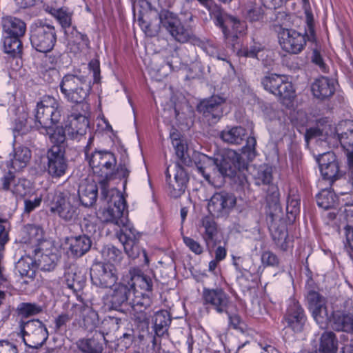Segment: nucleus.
<instances>
[{
    "instance_id": "nucleus-7",
    "label": "nucleus",
    "mask_w": 353,
    "mask_h": 353,
    "mask_svg": "<svg viewBox=\"0 0 353 353\" xmlns=\"http://www.w3.org/2000/svg\"><path fill=\"white\" fill-rule=\"evenodd\" d=\"M123 281L129 285L134 296L130 302L132 307L143 306L148 303V298L144 296V292H139L137 288L144 292L152 291V281L150 276L143 274L138 268H132L128 273L123 274Z\"/></svg>"
},
{
    "instance_id": "nucleus-5",
    "label": "nucleus",
    "mask_w": 353,
    "mask_h": 353,
    "mask_svg": "<svg viewBox=\"0 0 353 353\" xmlns=\"http://www.w3.org/2000/svg\"><path fill=\"white\" fill-rule=\"evenodd\" d=\"M60 91L64 99L72 103H88L85 102L91 91V85L87 78L76 73L65 74L59 83Z\"/></svg>"
},
{
    "instance_id": "nucleus-32",
    "label": "nucleus",
    "mask_w": 353,
    "mask_h": 353,
    "mask_svg": "<svg viewBox=\"0 0 353 353\" xmlns=\"http://www.w3.org/2000/svg\"><path fill=\"white\" fill-rule=\"evenodd\" d=\"M10 157V167L15 171H19L28 165L31 158V151L27 147L19 146L14 148Z\"/></svg>"
},
{
    "instance_id": "nucleus-30",
    "label": "nucleus",
    "mask_w": 353,
    "mask_h": 353,
    "mask_svg": "<svg viewBox=\"0 0 353 353\" xmlns=\"http://www.w3.org/2000/svg\"><path fill=\"white\" fill-rule=\"evenodd\" d=\"M328 325L337 330L353 334V315L350 314L333 313L330 316Z\"/></svg>"
},
{
    "instance_id": "nucleus-11",
    "label": "nucleus",
    "mask_w": 353,
    "mask_h": 353,
    "mask_svg": "<svg viewBox=\"0 0 353 353\" xmlns=\"http://www.w3.org/2000/svg\"><path fill=\"white\" fill-rule=\"evenodd\" d=\"M77 203L75 196L59 192L54 196L50 211L65 221H74L79 215Z\"/></svg>"
},
{
    "instance_id": "nucleus-9",
    "label": "nucleus",
    "mask_w": 353,
    "mask_h": 353,
    "mask_svg": "<svg viewBox=\"0 0 353 353\" xmlns=\"http://www.w3.org/2000/svg\"><path fill=\"white\" fill-rule=\"evenodd\" d=\"M57 41L54 28L49 24L36 23L31 27L30 42L38 52H50Z\"/></svg>"
},
{
    "instance_id": "nucleus-36",
    "label": "nucleus",
    "mask_w": 353,
    "mask_h": 353,
    "mask_svg": "<svg viewBox=\"0 0 353 353\" xmlns=\"http://www.w3.org/2000/svg\"><path fill=\"white\" fill-rule=\"evenodd\" d=\"M220 136L224 142L240 145L245 139L246 131L241 126L227 127L221 132Z\"/></svg>"
},
{
    "instance_id": "nucleus-20",
    "label": "nucleus",
    "mask_w": 353,
    "mask_h": 353,
    "mask_svg": "<svg viewBox=\"0 0 353 353\" xmlns=\"http://www.w3.org/2000/svg\"><path fill=\"white\" fill-rule=\"evenodd\" d=\"M202 300L204 305L212 306L219 314L227 312L230 304L229 296L221 288H204L202 292Z\"/></svg>"
},
{
    "instance_id": "nucleus-19",
    "label": "nucleus",
    "mask_w": 353,
    "mask_h": 353,
    "mask_svg": "<svg viewBox=\"0 0 353 353\" xmlns=\"http://www.w3.org/2000/svg\"><path fill=\"white\" fill-rule=\"evenodd\" d=\"M65 151L61 146L52 145L48 151V172L52 177H61L65 174L68 164L64 157Z\"/></svg>"
},
{
    "instance_id": "nucleus-46",
    "label": "nucleus",
    "mask_w": 353,
    "mask_h": 353,
    "mask_svg": "<svg viewBox=\"0 0 353 353\" xmlns=\"http://www.w3.org/2000/svg\"><path fill=\"white\" fill-rule=\"evenodd\" d=\"M170 137L176 156L181 159H185L188 147L185 141L181 137L180 134L174 130L170 132Z\"/></svg>"
},
{
    "instance_id": "nucleus-47",
    "label": "nucleus",
    "mask_w": 353,
    "mask_h": 353,
    "mask_svg": "<svg viewBox=\"0 0 353 353\" xmlns=\"http://www.w3.org/2000/svg\"><path fill=\"white\" fill-rule=\"evenodd\" d=\"M256 184H270L272 179V168L268 165H260L253 174Z\"/></svg>"
},
{
    "instance_id": "nucleus-14",
    "label": "nucleus",
    "mask_w": 353,
    "mask_h": 353,
    "mask_svg": "<svg viewBox=\"0 0 353 353\" xmlns=\"http://www.w3.org/2000/svg\"><path fill=\"white\" fill-rule=\"evenodd\" d=\"M306 298L309 310L316 323L321 328L327 327L330 321V315L324 297L315 291H310Z\"/></svg>"
},
{
    "instance_id": "nucleus-52",
    "label": "nucleus",
    "mask_w": 353,
    "mask_h": 353,
    "mask_svg": "<svg viewBox=\"0 0 353 353\" xmlns=\"http://www.w3.org/2000/svg\"><path fill=\"white\" fill-rule=\"evenodd\" d=\"M19 314L23 317L36 315L41 312L42 307L35 303H21L18 305Z\"/></svg>"
},
{
    "instance_id": "nucleus-41",
    "label": "nucleus",
    "mask_w": 353,
    "mask_h": 353,
    "mask_svg": "<svg viewBox=\"0 0 353 353\" xmlns=\"http://www.w3.org/2000/svg\"><path fill=\"white\" fill-rule=\"evenodd\" d=\"M272 236L276 246L281 250L285 251L292 247V243L288 238V231L285 227L272 230Z\"/></svg>"
},
{
    "instance_id": "nucleus-53",
    "label": "nucleus",
    "mask_w": 353,
    "mask_h": 353,
    "mask_svg": "<svg viewBox=\"0 0 353 353\" xmlns=\"http://www.w3.org/2000/svg\"><path fill=\"white\" fill-rule=\"evenodd\" d=\"M301 200L299 195L295 194H290L287 200V212L296 217L300 212Z\"/></svg>"
},
{
    "instance_id": "nucleus-25",
    "label": "nucleus",
    "mask_w": 353,
    "mask_h": 353,
    "mask_svg": "<svg viewBox=\"0 0 353 353\" xmlns=\"http://www.w3.org/2000/svg\"><path fill=\"white\" fill-rule=\"evenodd\" d=\"M318 156L316 161L323 178L331 181L336 179L339 173V166L335 154L332 152H325Z\"/></svg>"
},
{
    "instance_id": "nucleus-34",
    "label": "nucleus",
    "mask_w": 353,
    "mask_h": 353,
    "mask_svg": "<svg viewBox=\"0 0 353 353\" xmlns=\"http://www.w3.org/2000/svg\"><path fill=\"white\" fill-rule=\"evenodd\" d=\"M3 28L6 34L21 38L26 32V26L20 19L6 17L3 19Z\"/></svg>"
},
{
    "instance_id": "nucleus-16",
    "label": "nucleus",
    "mask_w": 353,
    "mask_h": 353,
    "mask_svg": "<svg viewBox=\"0 0 353 353\" xmlns=\"http://www.w3.org/2000/svg\"><path fill=\"white\" fill-rule=\"evenodd\" d=\"M215 24L222 29L224 37L228 42H233L238 37L246 33L247 26L245 22L240 21L232 16L223 18L217 17Z\"/></svg>"
},
{
    "instance_id": "nucleus-45",
    "label": "nucleus",
    "mask_w": 353,
    "mask_h": 353,
    "mask_svg": "<svg viewBox=\"0 0 353 353\" xmlns=\"http://www.w3.org/2000/svg\"><path fill=\"white\" fill-rule=\"evenodd\" d=\"M101 256L107 264L117 263L121 261L122 253L121 250L112 245H105L101 250Z\"/></svg>"
},
{
    "instance_id": "nucleus-22",
    "label": "nucleus",
    "mask_w": 353,
    "mask_h": 353,
    "mask_svg": "<svg viewBox=\"0 0 353 353\" xmlns=\"http://www.w3.org/2000/svg\"><path fill=\"white\" fill-rule=\"evenodd\" d=\"M132 294H133L132 291L127 282H124L123 275L121 281L112 286L107 299L112 307L118 310L121 305L132 301L130 299Z\"/></svg>"
},
{
    "instance_id": "nucleus-64",
    "label": "nucleus",
    "mask_w": 353,
    "mask_h": 353,
    "mask_svg": "<svg viewBox=\"0 0 353 353\" xmlns=\"http://www.w3.org/2000/svg\"><path fill=\"white\" fill-rule=\"evenodd\" d=\"M0 353H19L15 343L7 340L0 341Z\"/></svg>"
},
{
    "instance_id": "nucleus-35",
    "label": "nucleus",
    "mask_w": 353,
    "mask_h": 353,
    "mask_svg": "<svg viewBox=\"0 0 353 353\" xmlns=\"http://www.w3.org/2000/svg\"><path fill=\"white\" fill-rule=\"evenodd\" d=\"M152 323L155 334L158 336H164L171 323L170 313L165 310L157 312L152 319Z\"/></svg>"
},
{
    "instance_id": "nucleus-50",
    "label": "nucleus",
    "mask_w": 353,
    "mask_h": 353,
    "mask_svg": "<svg viewBox=\"0 0 353 353\" xmlns=\"http://www.w3.org/2000/svg\"><path fill=\"white\" fill-rule=\"evenodd\" d=\"M341 221L345 222V227L353 228V203H345L339 210H336V217Z\"/></svg>"
},
{
    "instance_id": "nucleus-49",
    "label": "nucleus",
    "mask_w": 353,
    "mask_h": 353,
    "mask_svg": "<svg viewBox=\"0 0 353 353\" xmlns=\"http://www.w3.org/2000/svg\"><path fill=\"white\" fill-rule=\"evenodd\" d=\"M32 190V184L29 180L19 179L13 184L12 193L16 197L22 198L30 194Z\"/></svg>"
},
{
    "instance_id": "nucleus-44",
    "label": "nucleus",
    "mask_w": 353,
    "mask_h": 353,
    "mask_svg": "<svg viewBox=\"0 0 353 353\" xmlns=\"http://www.w3.org/2000/svg\"><path fill=\"white\" fill-rule=\"evenodd\" d=\"M72 34H74V38H69V46L70 50L74 53H77L79 51H82L88 48L89 40L88 37L77 32L74 28H72Z\"/></svg>"
},
{
    "instance_id": "nucleus-6",
    "label": "nucleus",
    "mask_w": 353,
    "mask_h": 353,
    "mask_svg": "<svg viewBox=\"0 0 353 353\" xmlns=\"http://www.w3.org/2000/svg\"><path fill=\"white\" fill-rule=\"evenodd\" d=\"M22 334H18L21 341L30 350L29 353H38V350L48 338L46 325L38 319H33L20 324Z\"/></svg>"
},
{
    "instance_id": "nucleus-51",
    "label": "nucleus",
    "mask_w": 353,
    "mask_h": 353,
    "mask_svg": "<svg viewBox=\"0 0 353 353\" xmlns=\"http://www.w3.org/2000/svg\"><path fill=\"white\" fill-rule=\"evenodd\" d=\"M276 96L280 97L283 101H290L294 97V89L291 82L288 81V78L285 76V80L283 81V83H281L278 92H276ZM285 103V101H283Z\"/></svg>"
},
{
    "instance_id": "nucleus-17",
    "label": "nucleus",
    "mask_w": 353,
    "mask_h": 353,
    "mask_svg": "<svg viewBox=\"0 0 353 353\" xmlns=\"http://www.w3.org/2000/svg\"><path fill=\"white\" fill-rule=\"evenodd\" d=\"M283 321L286 326L294 332H300L303 328L306 317L303 309L294 298H290L288 301Z\"/></svg>"
},
{
    "instance_id": "nucleus-33",
    "label": "nucleus",
    "mask_w": 353,
    "mask_h": 353,
    "mask_svg": "<svg viewBox=\"0 0 353 353\" xmlns=\"http://www.w3.org/2000/svg\"><path fill=\"white\" fill-rule=\"evenodd\" d=\"M69 250L71 254L76 257L85 254L91 247V241L85 235L71 236L68 239Z\"/></svg>"
},
{
    "instance_id": "nucleus-37",
    "label": "nucleus",
    "mask_w": 353,
    "mask_h": 353,
    "mask_svg": "<svg viewBox=\"0 0 353 353\" xmlns=\"http://www.w3.org/2000/svg\"><path fill=\"white\" fill-rule=\"evenodd\" d=\"M338 350V340L332 332H325L322 334L319 346L314 353H336Z\"/></svg>"
},
{
    "instance_id": "nucleus-48",
    "label": "nucleus",
    "mask_w": 353,
    "mask_h": 353,
    "mask_svg": "<svg viewBox=\"0 0 353 353\" xmlns=\"http://www.w3.org/2000/svg\"><path fill=\"white\" fill-rule=\"evenodd\" d=\"M49 12L57 19L62 28L65 29V33L68 34L70 29L71 14L63 8H51Z\"/></svg>"
},
{
    "instance_id": "nucleus-21",
    "label": "nucleus",
    "mask_w": 353,
    "mask_h": 353,
    "mask_svg": "<svg viewBox=\"0 0 353 353\" xmlns=\"http://www.w3.org/2000/svg\"><path fill=\"white\" fill-rule=\"evenodd\" d=\"M225 99L219 96L202 101L198 105V110L203 114L210 123H215L223 115L222 105Z\"/></svg>"
},
{
    "instance_id": "nucleus-18",
    "label": "nucleus",
    "mask_w": 353,
    "mask_h": 353,
    "mask_svg": "<svg viewBox=\"0 0 353 353\" xmlns=\"http://www.w3.org/2000/svg\"><path fill=\"white\" fill-rule=\"evenodd\" d=\"M90 276L93 285L103 288H112L118 279L116 268L111 264L96 265Z\"/></svg>"
},
{
    "instance_id": "nucleus-8",
    "label": "nucleus",
    "mask_w": 353,
    "mask_h": 353,
    "mask_svg": "<svg viewBox=\"0 0 353 353\" xmlns=\"http://www.w3.org/2000/svg\"><path fill=\"white\" fill-rule=\"evenodd\" d=\"M34 116L35 126L41 130L57 124L61 118L58 102L52 97L44 96L37 103Z\"/></svg>"
},
{
    "instance_id": "nucleus-23",
    "label": "nucleus",
    "mask_w": 353,
    "mask_h": 353,
    "mask_svg": "<svg viewBox=\"0 0 353 353\" xmlns=\"http://www.w3.org/2000/svg\"><path fill=\"white\" fill-rule=\"evenodd\" d=\"M21 242L29 246L32 250L39 249L44 247L51 246V243L48 241L43 240V229L35 225H27L24 226L22 230Z\"/></svg>"
},
{
    "instance_id": "nucleus-38",
    "label": "nucleus",
    "mask_w": 353,
    "mask_h": 353,
    "mask_svg": "<svg viewBox=\"0 0 353 353\" xmlns=\"http://www.w3.org/2000/svg\"><path fill=\"white\" fill-rule=\"evenodd\" d=\"M67 287L74 292L81 290L85 283V278L81 272L73 269L68 270L64 275Z\"/></svg>"
},
{
    "instance_id": "nucleus-55",
    "label": "nucleus",
    "mask_w": 353,
    "mask_h": 353,
    "mask_svg": "<svg viewBox=\"0 0 353 353\" xmlns=\"http://www.w3.org/2000/svg\"><path fill=\"white\" fill-rule=\"evenodd\" d=\"M33 262L34 259H32L30 257L21 258L17 263L16 269L22 276H29V273L33 267Z\"/></svg>"
},
{
    "instance_id": "nucleus-56",
    "label": "nucleus",
    "mask_w": 353,
    "mask_h": 353,
    "mask_svg": "<svg viewBox=\"0 0 353 353\" xmlns=\"http://www.w3.org/2000/svg\"><path fill=\"white\" fill-rule=\"evenodd\" d=\"M162 117L165 120H167L168 122L170 123H172L174 119L176 121H180L182 119L176 108L172 107V105H168V107L167 105H165L163 107Z\"/></svg>"
},
{
    "instance_id": "nucleus-27",
    "label": "nucleus",
    "mask_w": 353,
    "mask_h": 353,
    "mask_svg": "<svg viewBox=\"0 0 353 353\" xmlns=\"http://www.w3.org/2000/svg\"><path fill=\"white\" fill-rule=\"evenodd\" d=\"M336 201L337 196L330 188L323 189L316 195L317 205L325 210H331L326 214L330 220L336 219V210L334 208Z\"/></svg>"
},
{
    "instance_id": "nucleus-63",
    "label": "nucleus",
    "mask_w": 353,
    "mask_h": 353,
    "mask_svg": "<svg viewBox=\"0 0 353 353\" xmlns=\"http://www.w3.org/2000/svg\"><path fill=\"white\" fill-rule=\"evenodd\" d=\"M257 344L261 349L260 353H280L270 341L260 340Z\"/></svg>"
},
{
    "instance_id": "nucleus-61",
    "label": "nucleus",
    "mask_w": 353,
    "mask_h": 353,
    "mask_svg": "<svg viewBox=\"0 0 353 353\" xmlns=\"http://www.w3.org/2000/svg\"><path fill=\"white\" fill-rule=\"evenodd\" d=\"M264 11L262 7L259 6H253L247 11V19L250 21H260L263 17Z\"/></svg>"
},
{
    "instance_id": "nucleus-31",
    "label": "nucleus",
    "mask_w": 353,
    "mask_h": 353,
    "mask_svg": "<svg viewBox=\"0 0 353 353\" xmlns=\"http://www.w3.org/2000/svg\"><path fill=\"white\" fill-rule=\"evenodd\" d=\"M98 187L95 181H88L79 185L78 194L81 203L85 206L92 205L97 198Z\"/></svg>"
},
{
    "instance_id": "nucleus-2",
    "label": "nucleus",
    "mask_w": 353,
    "mask_h": 353,
    "mask_svg": "<svg viewBox=\"0 0 353 353\" xmlns=\"http://www.w3.org/2000/svg\"><path fill=\"white\" fill-rule=\"evenodd\" d=\"M305 141L318 138L321 144L336 145L339 143L347 152L350 179L353 186V121L344 120L332 126L327 119L318 121L317 127L310 128L305 133Z\"/></svg>"
},
{
    "instance_id": "nucleus-10",
    "label": "nucleus",
    "mask_w": 353,
    "mask_h": 353,
    "mask_svg": "<svg viewBox=\"0 0 353 353\" xmlns=\"http://www.w3.org/2000/svg\"><path fill=\"white\" fill-rule=\"evenodd\" d=\"M161 28L165 29L176 41L186 43L192 37V32L185 28L178 16L168 10L159 13Z\"/></svg>"
},
{
    "instance_id": "nucleus-43",
    "label": "nucleus",
    "mask_w": 353,
    "mask_h": 353,
    "mask_svg": "<svg viewBox=\"0 0 353 353\" xmlns=\"http://www.w3.org/2000/svg\"><path fill=\"white\" fill-rule=\"evenodd\" d=\"M201 228L204 229L202 236L206 243L213 241L217 234V225L215 221L212 218L205 216L201 221Z\"/></svg>"
},
{
    "instance_id": "nucleus-54",
    "label": "nucleus",
    "mask_w": 353,
    "mask_h": 353,
    "mask_svg": "<svg viewBox=\"0 0 353 353\" xmlns=\"http://www.w3.org/2000/svg\"><path fill=\"white\" fill-rule=\"evenodd\" d=\"M100 322L98 314L94 310L89 311L83 318V325L88 331H92L98 327Z\"/></svg>"
},
{
    "instance_id": "nucleus-62",
    "label": "nucleus",
    "mask_w": 353,
    "mask_h": 353,
    "mask_svg": "<svg viewBox=\"0 0 353 353\" xmlns=\"http://www.w3.org/2000/svg\"><path fill=\"white\" fill-rule=\"evenodd\" d=\"M183 241L185 245L195 254H201L203 252V248L201 245L193 239L183 236Z\"/></svg>"
},
{
    "instance_id": "nucleus-3",
    "label": "nucleus",
    "mask_w": 353,
    "mask_h": 353,
    "mask_svg": "<svg viewBox=\"0 0 353 353\" xmlns=\"http://www.w3.org/2000/svg\"><path fill=\"white\" fill-rule=\"evenodd\" d=\"M195 163L198 173L209 183H211L210 170L216 171L223 176L232 178L244 166L241 155L233 150H225L215 159L204 154H198Z\"/></svg>"
},
{
    "instance_id": "nucleus-40",
    "label": "nucleus",
    "mask_w": 353,
    "mask_h": 353,
    "mask_svg": "<svg viewBox=\"0 0 353 353\" xmlns=\"http://www.w3.org/2000/svg\"><path fill=\"white\" fill-rule=\"evenodd\" d=\"M3 50L6 54L13 57L19 55L22 50L20 38L6 34L3 39Z\"/></svg>"
},
{
    "instance_id": "nucleus-57",
    "label": "nucleus",
    "mask_w": 353,
    "mask_h": 353,
    "mask_svg": "<svg viewBox=\"0 0 353 353\" xmlns=\"http://www.w3.org/2000/svg\"><path fill=\"white\" fill-rule=\"evenodd\" d=\"M261 261L264 266L276 267L279 264V259L277 256L268 250L262 252Z\"/></svg>"
},
{
    "instance_id": "nucleus-39",
    "label": "nucleus",
    "mask_w": 353,
    "mask_h": 353,
    "mask_svg": "<svg viewBox=\"0 0 353 353\" xmlns=\"http://www.w3.org/2000/svg\"><path fill=\"white\" fill-rule=\"evenodd\" d=\"M42 133H46L49 136V139L53 145L61 146L64 150L63 143L65 139V127L57 126L56 124L50 125L49 128H45L41 130Z\"/></svg>"
},
{
    "instance_id": "nucleus-1",
    "label": "nucleus",
    "mask_w": 353,
    "mask_h": 353,
    "mask_svg": "<svg viewBox=\"0 0 353 353\" xmlns=\"http://www.w3.org/2000/svg\"><path fill=\"white\" fill-rule=\"evenodd\" d=\"M106 202L107 207L98 212L99 218L103 222L113 223L121 228L117 232L118 239L129 257H137L138 249L135 245L138 233L125 214L126 202L124 196L118 190H112L110 198Z\"/></svg>"
},
{
    "instance_id": "nucleus-29",
    "label": "nucleus",
    "mask_w": 353,
    "mask_h": 353,
    "mask_svg": "<svg viewBox=\"0 0 353 353\" xmlns=\"http://www.w3.org/2000/svg\"><path fill=\"white\" fill-rule=\"evenodd\" d=\"M311 89L315 97L323 99L334 94V81L327 77H321L315 80Z\"/></svg>"
},
{
    "instance_id": "nucleus-60",
    "label": "nucleus",
    "mask_w": 353,
    "mask_h": 353,
    "mask_svg": "<svg viewBox=\"0 0 353 353\" xmlns=\"http://www.w3.org/2000/svg\"><path fill=\"white\" fill-rule=\"evenodd\" d=\"M14 175L11 171H9L1 178V188L5 191L12 192L14 183L16 182Z\"/></svg>"
},
{
    "instance_id": "nucleus-15",
    "label": "nucleus",
    "mask_w": 353,
    "mask_h": 353,
    "mask_svg": "<svg viewBox=\"0 0 353 353\" xmlns=\"http://www.w3.org/2000/svg\"><path fill=\"white\" fill-rule=\"evenodd\" d=\"M82 107L83 113L72 114L68 117L65 125L67 134L74 139L84 135L89 126L90 105L88 103H83Z\"/></svg>"
},
{
    "instance_id": "nucleus-42",
    "label": "nucleus",
    "mask_w": 353,
    "mask_h": 353,
    "mask_svg": "<svg viewBox=\"0 0 353 353\" xmlns=\"http://www.w3.org/2000/svg\"><path fill=\"white\" fill-rule=\"evenodd\" d=\"M285 80V76L276 74H270L262 79L261 83L264 89L273 94L278 92L281 83Z\"/></svg>"
},
{
    "instance_id": "nucleus-59",
    "label": "nucleus",
    "mask_w": 353,
    "mask_h": 353,
    "mask_svg": "<svg viewBox=\"0 0 353 353\" xmlns=\"http://www.w3.org/2000/svg\"><path fill=\"white\" fill-rule=\"evenodd\" d=\"M290 24V17L289 14L285 12H279L276 14L274 25L276 31L281 28H287Z\"/></svg>"
},
{
    "instance_id": "nucleus-28",
    "label": "nucleus",
    "mask_w": 353,
    "mask_h": 353,
    "mask_svg": "<svg viewBox=\"0 0 353 353\" xmlns=\"http://www.w3.org/2000/svg\"><path fill=\"white\" fill-rule=\"evenodd\" d=\"M104 340V334L96 331L92 338L79 340L77 346L85 353H101L103 349L102 341Z\"/></svg>"
},
{
    "instance_id": "nucleus-24",
    "label": "nucleus",
    "mask_w": 353,
    "mask_h": 353,
    "mask_svg": "<svg viewBox=\"0 0 353 353\" xmlns=\"http://www.w3.org/2000/svg\"><path fill=\"white\" fill-rule=\"evenodd\" d=\"M34 255V263L38 268L44 272L53 270L58 261V255L55 252V248L52 245L35 249L32 252Z\"/></svg>"
},
{
    "instance_id": "nucleus-58",
    "label": "nucleus",
    "mask_w": 353,
    "mask_h": 353,
    "mask_svg": "<svg viewBox=\"0 0 353 353\" xmlns=\"http://www.w3.org/2000/svg\"><path fill=\"white\" fill-rule=\"evenodd\" d=\"M263 50L260 43H254L249 48H245L239 50V54L241 56L256 58L259 59V54Z\"/></svg>"
},
{
    "instance_id": "nucleus-26",
    "label": "nucleus",
    "mask_w": 353,
    "mask_h": 353,
    "mask_svg": "<svg viewBox=\"0 0 353 353\" xmlns=\"http://www.w3.org/2000/svg\"><path fill=\"white\" fill-rule=\"evenodd\" d=\"M166 180L168 182V190L170 194L174 198H178L183 194L186 188L188 182L187 174L181 166L176 165L174 180H171V176L166 171Z\"/></svg>"
},
{
    "instance_id": "nucleus-4",
    "label": "nucleus",
    "mask_w": 353,
    "mask_h": 353,
    "mask_svg": "<svg viewBox=\"0 0 353 353\" xmlns=\"http://www.w3.org/2000/svg\"><path fill=\"white\" fill-rule=\"evenodd\" d=\"M92 142V138H90L85 148V158L94 174L99 177L97 182L101 190L102 199L108 201L110 198V192L112 190H116L115 188L108 189V181L112 177L113 168L117 163L116 158L112 152L108 151L96 150L90 152L89 147Z\"/></svg>"
},
{
    "instance_id": "nucleus-12",
    "label": "nucleus",
    "mask_w": 353,
    "mask_h": 353,
    "mask_svg": "<svg viewBox=\"0 0 353 353\" xmlns=\"http://www.w3.org/2000/svg\"><path fill=\"white\" fill-rule=\"evenodd\" d=\"M281 48L285 52L297 54L302 52L306 45V36L296 30L281 28L276 30Z\"/></svg>"
},
{
    "instance_id": "nucleus-13",
    "label": "nucleus",
    "mask_w": 353,
    "mask_h": 353,
    "mask_svg": "<svg viewBox=\"0 0 353 353\" xmlns=\"http://www.w3.org/2000/svg\"><path fill=\"white\" fill-rule=\"evenodd\" d=\"M236 203L235 196L221 192L214 194L208 203V209L212 216L219 218L229 214Z\"/></svg>"
}]
</instances>
